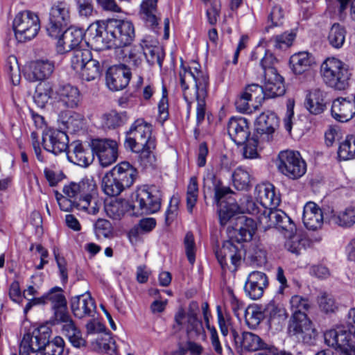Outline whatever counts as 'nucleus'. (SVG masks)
Returning a JSON list of instances; mask_svg holds the SVG:
<instances>
[{
  "label": "nucleus",
  "mask_w": 355,
  "mask_h": 355,
  "mask_svg": "<svg viewBox=\"0 0 355 355\" xmlns=\"http://www.w3.org/2000/svg\"><path fill=\"white\" fill-rule=\"evenodd\" d=\"M86 34L99 48H114L117 51L130 44L135 37V28L129 21L111 19L92 24Z\"/></svg>",
  "instance_id": "1"
},
{
  "label": "nucleus",
  "mask_w": 355,
  "mask_h": 355,
  "mask_svg": "<svg viewBox=\"0 0 355 355\" xmlns=\"http://www.w3.org/2000/svg\"><path fill=\"white\" fill-rule=\"evenodd\" d=\"M257 199L261 205L262 213L257 216V223L264 231L274 225H281L283 228L292 232L294 223L283 211L277 209L281 200L271 184H263L256 187Z\"/></svg>",
  "instance_id": "2"
},
{
  "label": "nucleus",
  "mask_w": 355,
  "mask_h": 355,
  "mask_svg": "<svg viewBox=\"0 0 355 355\" xmlns=\"http://www.w3.org/2000/svg\"><path fill=\"white\" fill-rule=\"evenodd\" d=\"M183 96L187 103L188 111L191 108V103L195 98L197 101L196 120L199 124L205 119L206 110V98L209 86V77L196 67L191 71L181 64L179 73Z\"/></svg>",
  "instance_id": "3"
},
{
  "label": "nucleus",
  "mask_w": 355,
  "mask_h": 355,
  "mask_svg": "<svg viewBox=\"0 0 355 355\" xmlns=\"http://www.w3.org/2000/svg\"><path fill=\"white\" fill-rule=\"evenodd\" d=\"M50 303L53 309V324H62L61 331L71 345L77 348L86 346V340L83 338L80 330L67 311V300L62 291L58 295H50Z\"/></svg>",
  "instance_id": "4"
},
{
  "label": "nucleus",
  "mask_w": 355,
  "mask_h": 355,
  "mask_svg": "<svg viewBox=\"0 0 355 355\" xmlns=\"http://www.w3.org/2000/svg\"><path fill=\"white\" fill-rule=\"evenodd\" d=\"M320 73L324 83L337 90L348 87L352 76L349 66L336 58H328L322 63Z\"/></svg>",
  "instance_id": "5"
},
{
  "label": "nucleus",
  "mask_w": 355,
  "mask_h": 355,
  "mask_svg": "<svg viewBox=\"0 0 355 355\" xmlns=\"http://www.w3.org/2000/svg\"><path fill=\"white\" fill-rule=\"evenodd\" d=\"M13 29L16 39L20 42H26L33 39L40 29L38 16L29 10L18 13L13 21Z\"/></svg>",
  "instance_id": "6"
},
{
  "label": "nucleus",
  "mask_w": 355,
  "mask_h": 355,
  "mask_svg": "<svg viewBox=\"0 0 355 355\" xmlns=\"http://www.w3.org/2000/svg\"><path fill=\"white\" fill-rule=\"evenodd\" d=\"M71 6L65 1L55 2L49 12V22L46 28L48 34L51 37L58 38L63 29L70 23Z\"/></svg>",
  "instance_id": "7"
},
{
  "label": "nucleus",
  "mask_w": 355,
  "mask_h": 355,
  "mask_svg": "<svg viewBox=\"0 0 355 355\" xmlns=\"http://www.w3.org/2000/svg\"><path fill=\"white\" fill-rule=\"evenodd\" d=\"M277 168L284 175L296 180L305 174L306 164L299 152L285 150L279 154Z\"/></svg>",
  "instance_id": "8"
},
{
  "label": "nucleus",
  "mask_w": 355,
  "mask_h": 355,
  "mask_svg": "<svg viewBox=\"0 0 355 355\" xmlns=\"http://www.w3.org/2000/svg\"><path fill=\"white\" fill-rule=\"evenodd\" d=\"M150 142H155L151 138V127L143 119H137L126 132L124 146L132 152H139Z\"/></svg>",
  "instance_id": "9"
},
{
  "label": "nucleus",
  "mask_w": 355,
  "mask_h": 355,
  "mask_svg": "<svg viewBox=\"0 0 355 355\" xmlns=\"http://www.w3.org/2000/svg\"><path fill=\"white\" fill-rule=\"evenodd\" d=\"M55 198L61 210L71 211L74 208L89 214L96 215L102 205L101 200L92 195H86L78 200H73L55 191Z\"/></svg>",
  "instance_id": "10"
},
{
  "label": "nucleus",
  "mask_w": 355,
  "mask_h": 355,
  "mask_svg": "<svg viewBox=\"0 0 355 355\" xmlns=\"http://www.w3.org/2000/svg\"><path fill=\"white\" fill-rule=\"evenodd\" d=\"M288 333L291 336H295L298 340L306 344H312L316 336V332L306 314L300 313H293L289 320Z\"/></svg>",
  "instance_id": "11"
},
{
  "label": "nucleus",
  "mask_w": 355,
  "mask_h": 355,
  "mask_svg": "<svg viewBox=\"0 0 355 355\" xmlns=\"http://www.w3.org/2000/svg\"><path fill=\"white\" fill-rule=\"evenodd\" d=\"M354 333L347 326L337 327L324 334L325 343L331 347L340 349L342 355H355V347L351 343Z\"/></svg>",
  "instance_id": "12"
},
{
  "label": "nucleus",
  "mask_w": 355,
  "mask_h": 355,
  "mask_svg": "<svg viewBox=\"0 0 355 355\" xmlns=\"http://www.w3.org/2000/svg\"><path fill=\"white\" fill-rule=\"evenodd\" d=\"M133 207L138 208L142 214H151L157 212L161 207L159 191L155 187L138 189Z\"/></svg>",
  "instance_id": "13"
},
{
  "label": "nucleus",
  "mask_w": 355,
  "mask_h": 355,
  "mask_svg": "<svg viewBox=\"0 0 355 355\" xmlns=\"http://www.w3.org/2000/svg\"><path fill=\"white\" fill-rule=\"evenodd\" d=\"M46 344V334L39 330L26 334L19 345V355H54Z\"/></svg>",
  "instance_id": "14"
},
{
  "label": "nucleus",
  "mask_w": 355,
  "mask_h": 355,
  "mask_svg": "<svg viewBox=\"0 0 355 355\" xmlns=\"http://www.w3.org/2000/svg\"><path fill=\"white\" fill-rule=\"evenodd\" d=\"M92 151L98 158L103 167H107L116 162L118 157V144L109 139H96L92 141Z\"/></svg>",
  "instance_id": "15"
},
{
  "label": "nucleus",
  "mask_w": 355,
  "mask_h": 355,
  "mask_svg": "<svg viewBox=\"0 0 355 355\" xmlns=\"http://www.w3.org/2000/svg\"><path fill=\"white\" fill-rule=\"evenodd\" d=\"M268 286L267 275L261 271L251 272L245 282L244 291L250 299L257 300L260 299Z\"/></svg>",
  "instance_id": "16"
},
{
  "label": "nucleus",
  "mask_w": 355,
  "mask_h": 355,
  "mask_svg": "<svg viewBox=\"0 0 355 355\" xmlns=\"http://www.w3.org/2000/svg\"><path fill=\"white\" fill-rule=\"evenodd\" d=\"M130 76V69L125 65H114L107 71L106 83L110 89L121 90L128 85Z\"/></svg>",
  "instance_id": "17"
},
{
  "label": "nucleus",
  "mask_w": 355,
  "mask_h": 355,
  "mask_svg": "<svg viewBox=\"0 0 355 355\" xmlns=\"http://www.w3.org/2000/svg\"><path fill=\"white\" fill-rule=\"evenodd\" d=\"M42 143L46 150L58 155L67 150L69 138L63 131L50 130L43 135Z\"/></svg>",
  "instance_id": "18"
},
{
  "label": "nucleus",
  "mask_w": 355,
  "mask_h": 355,
  "mask_svg": "<svg viewBox=\"0 0 355 355\" xmlns=\"http://www.w3.org/2000/svg\"><path fill=\"white\" fill-rule=\"evenodd\" d=\"M241 249L235 245L232 241H225L222 247L216 252V259L223 270L228 267L227 259H230L235 269L240 265L241 261Z\"/></svg>",
  "instance_id": "19"
},
{
  "label": "nucleus",
  "mask_w": 355,
  "mask_h": 355,
  "mask_svg": "<svg viewBox=\"0 0 355 355\" xmlns=\"http://www.w3.org/2000/svg\"><path fill=\"white\" fill-rule=\"evenodd\" d=\"M227 132L235 144H245L250 135L248 120L243 117H232L227 124Z\"/></svg>",
  "instance_id": "20"
},
{
  "label": "nucleus",
  "mask_w": 355,
  "mask_h": 355,
  "mask_svg": "<svg viewBox=\"0 0 355 355\" xmlns=\"http://www.w3.org/2000/svg\"><path fill=\"white\" fill-rule=\"evenodd\" d=\"M57 44V51L64 53L78 46L83 39V33L81 29L76 28H67L62 35L60 34Z\"/></svg>",
  "instance_id": "21"
},
{
  "label": "nucleus",
  "mask_w": 355,
  "mask_h": 355,
  "mask_svg": "<svg viewBox=\"0 0 355 355\" xmlns=\"http://www.w3.org/2000/svg\"><path fill=\"white\" fill-rule=\"evenodd\" d=\"M264 91L267 98L283 96L286 92L283 78L277 69H269L264 76Z\"/></svg>",
  "instance_id": "22"
},
{
  "label": "nucleus",
  "mask_w": 355,
  "mask_h": 355,
  "mask_svg": "<svg viewBox=\"0 0 355 355\" xmlns=\"http://www.w3.org/2000/svg\"><path fill=\"white\" fill-rule=\"evenodd\" d=\"M71 309L73 315L78 318L91 316L95 311L96 306L89 292L73 297L71 299Z\"/></svg>",
  "instance_id": "23"
},
{
  "label": "nucleus",
  "mask_w": 355,
  "mask_h": 355,
  "mask_svg": "<svg viewBox=\"0 0 355 355\" xmlns=\"http://www.w3.org/2000/svg\"><path fill=\"white\" fill-rule=\"evenodd\" d=\"M331 116L338 121L347 122L355 115V105L352 100L338 98L332 103Z\"/></svg>",
  "instance_id": "24"
},
{
  "label": "nucleus",
  "mask_w": 355,
  "mask_h": 355,
  "mask_svg": "<svg viewBox=\"0 0 355 355\" xmlns=\"http://www.w3.org/2000/svg\"><path fill=\"white\" fill-rule=\"evenodd\" d=\"M55 69V63L49 60H37L29 66L28 78L30 81L44 80L49 78Z\"/></svg>",
  "instance_id": "25"
},
{
  "label": "nucleus",
  "mask_w": 355,
  "mask_h": 355,
  "mask_svg": "<svg viewBox=\"0 0 355 355\" xmlns=\"http://www.w3.org/2000/svg\"><path fill=\"white\" fill-rule=\"evenodd\" d=\"M232 335L236 345L239 344L241 347L248 351H264L269 347L259 336L253 333L243 332L240 336L235 330L232 329Z\"/></svg>",
  "instance_id": "26"
},
{
  "label": "nucleus",
  "mask_w": 355,
  "mask_h": 355,
  "mask_svg": "<svg viewBox=\"0 0 355 355\" xmlns=\"http://www.w3.org/2000/svg\"><path fill=\"white\" fill-rule=\"evenodd\" d=\"M302 220L307 229L316 230L323 223L322 211L315 203L309 202L304 207Z\"/></svg>",
  "instance_id": "27"
},
{
  "label": "nucleus",
  "mask_w": 355,
  "mask_h": 355,
  "mask_svg": "<svg viewBox=\"0 0 355 355\" xmlns=\"http://www.w3.org/2000/svg\"><path fill=\"white\" fill-rule=\"evenodd\" d=\"M59 102L68 108H76L80 102V93L78 89L71 85L60 86L56 90Z\"/></svg>",
  "instance_id": "28"
},
{
  "label": "nucleus",
  "mask_w": 355,
  "mask_h": 355,
  "mask_svg": "<svg viewBox=\"0 0 355 355\" xmlns=\"http://www.w3.org/2000/svg\"><path fill=\"white\" fill-rule=\"evenodd\" d=\"M73 150L67 153L68 159L74 164L87 167L94 160L93 151L85 149L81 143L74 141L72 143Z\"/></svg>",
  "instance_id": "29"
},
{
  "label": "nucleus",
  "mask_w": 355,
  "mask_h": 355,
  "mask_svg": "<svg viewBox=\"0 0 355 355\" xmlns=\"http://www.w3.org/2000/svg\"><path fill=\"white\" fill-rule=\"evenodd\" d=\"M263 314L270 326L282 327L288 318L286 309L275 300H271L266 305Z\"/></svg>",
  "instance_id": "30"
},
{
  "label": "nucleus",
  "mask_w": 355,
  "mask_h": 355,
  "mask_svg": "<svg viewBox=\"0 0 355 355\" xmlns=\"http://www.w3.org/2000/svg\"><path fill=\"white\" fill-rule=\"evenodd\" d=\"M111 171L126 188H129L133 184L138 175L136 168L128 162H120Z\"/></svg>",
  "instance_id": "31"
},
{
  "label": "nucleus",
  "mask_w": 355,
  "mask_h": 355,
  "mask_svg": "<svg viewBox=\"0 0 355 355\" xmlns=\"http://www.w3.org/2000/svg\"><path fill=\"white\" fill-rule=\"evenodd\" d=\"M158 0H143L140 6V15L147 26L155 30L160 17L158 15L157 3Z\"/></svg>",
  "instance_id": "32"
},
{
  "label": "nucleus",
  "mask_w": 355,
  "mask_h": 355,
  "mask_svg": "<svg viewBox=\"0 0 355 355\" xmlns=\"http://www.w3.org/2000/svg\"><path fill=\"white\" fill-rule=\"evenodd\" d=\"M272 227H275L281 231L285 238L287 239L284 245L288 251L295 254H299L302 250L305 249L306 240L303 239L300 235L295 234L296 227L295 224L294 229L292 232L283 228L280 225H274Z\"/></svg>",
  "instance_id": "33"
},
{
  "label": "nucleus",
  "mask_w": 355,
  "mask_h": 355,
  "mask_svg": "<svg viewBox=\"0 0 355 355\" xmlns=\"http://www.w3.org/2000/svg\"><path fill=\"white\" fill-rule=\"evenodd\" d=\"M278 118L275 114L270 111L262 112L256 120V130L260 134L270 135L278 127Z\"/></svg>",
  "instance_id": "34"
},
{
  "label": "nucleus",
  "mask_w": 355,
  "mask_h": 355,
  "mask_svg": "<svg viewBox=\"0 0 355 355\" xmlns=\"http://www.w3.org/2000/svg\"><path fill=\"white\" fill-rule=\"evenodd\" d=\"M325 94L320 89H314L307 94L305 106L313 114H321L326 108Z\"/></svg>",
  "instance_id": "35"
},
{
  "label": "nucleus",
  "mask_w": 355,
  "mask_h": 355,
  "mask_svg": "<svg viewBox=\"0 0 355 355\" xmlns=\"http://www.w3.org/2000/svg\"><path fill=\"white\" fill-rule=\"evenodd\" d=\"M313 63V56L306 51L295 53L290 58V64L295 74H302L306 71Z\"/></svg>",
  "instance_id": "36"
},
{
  "label": "nucleus",
  "mask_w": 355,
  "mask_h": 355,
  "mask_svg": "<svg viewBox=\"0 0 355 355\" xmlns=\"http://www.w3.org/2000/svg\"><path fill=\"white\" fill-rule=\"evenodd\" d=\"M102 188L105 193L109 196H117L127 189L111 171L103 178Z\"/></svg>",
  "instance_id": "37"
},
{
  "label": "nucleus",
  "mask_w": 355,
  "mask_h": 355,
  "mask_svg": "<svg viewBox=\"0 0 355 355\" xmlns=\"http://www.w3.org/2000/svg\"><path fill=\"white\" fill-rule=\"evenodd\" d=\"M67 53L70 59L71 67L77 72L83 69L87 62L93 59L91 51L85 49H75Z\"/></svg>",
  "instance_id": "38"
},
{
  "label": "nucleus",
  "mask_w": 355,
  "mask_h": 355,
  "mask_svg": "<svg viewBox=\"0 0 355 355\" xmlns=\"http://www.w3.org/2000/svg\"><path fill=\"white\" fill-rule=\"evenodd\" d=\"M118 54H123V59L125 62L132 63L135 67L141 65L143 58L144 57V51L142 42L138 45H135L132 47H124L119 51H117Z\"/></svg>",
  "instance_id": "39"
},
{
  "label": "nucleus",
  "mask_w": 355,
  "mask_h": 355,
  "mask_svg": "<svg viewBox=\"0 0 355 355\" xmlns=\"http://www.w3.org/2000/svg\"><path fill=\"white\" fill-rule=\"evenodd\" d=\"M144 57L150 65L157 64L159 67L162 66L164 52L159 46L149 44L146 40H142Z\"/></svg>",
  "instance_id": "40"
},
{
  "label": "nucleus",
  "mask_w": 355,
  "mask_h": 355,
  "mask_svg": "<svg viewBox=\"0 0 355 355\" xmlns=\"http://www.w3.org/2000/svg\"><path fill=\"white\" fill-rule=\"evenodd\" d=\"M83 116L76 112H62L58 116V121L71 132H76L80 129L83 125Z\"/></svg>",
  "instance_id": "41"
},
{
  "label": "nucleus",
  "mask_w": 355,
  "mask_h": 355,
  "mask_svg": "<svg viewBox=\"0 0 355 355\" xmlns=\"http://www.w3.org/2000/svg\"><path fill=\"white\" fill-rule=\"evenodd\" d=\"M331 220L343 227H351L355 224V208L347 207L338 214H333Z\"/></svg>",
  "instance_id": "42"
},
{
  "label": "nucleus",
  "mask_w": 355,
  "mask_h": 355,
  "mask_svg": "<svg viewBox=\"0 0 355 355\" xmlns=\"http://www.w3.org/2000/svg\"><path fill=\"white\" fill-rule=\"evenodd\" d=\"M79 71L83 80L87 82L94 81L101 77V67L98 61L92 59L87 62Z\"/></svg>",
  "instance_id": "43"
},
{
  "label": "nucleus",
  "mask_w": 355,
  "mask_h": 355,
  "mask_svg": "<svg viewBox=\"0 0 355 355\" xmlns=\"http://www.w3.org/2000/svg\"><path fill=\"white\" fill-rule=\"evenodd\" d=\"M53 89L49 83H43L39 84L33 96V100L39 107L43 108L49 102Z\"/></svg>",
  "instance_id": "44"
},
{
  "label": "nucleus",
  "mask_w": 355,
  "mask_h": 355,
  "mask_svg": "<svg viewBox=\"0 0 355 355\" xmlns=\"http://www.w3.org/2000/svg\"><path fill=\"white\" fill-rule=\"evenodd\" d=\"M126 121L127 115L125 112H117L112 110L102 116L103 125L109 129H115L124 124Z\"/></svg>",
  "instance_id": "45"
},
{
  "label": "nucleus",
  "mask_w": 355,
  "mask_h": 355,
  "mask_svg": "<svg viewBox=\"0 0 355 355\" xmlns=\"http://www.w3.org/2000/svg\"><path fill=\"white\" fill-rule=\"evenodd\" d=\"M338 155L343 160L355 158V135H347L345 139L340 143Z\"/></svg>",
  "instance_id": "46"
},
{
  "label": "nucleus",
  "mask_w": 355,
  "mask_h": 355,
  "mask_svg": "<svg viewBox=\"0 0 355 355\" xmlns=\"http://www.w3.org/2000/svg\"><path fill=\"white\" fill-rule=\"evenodd\" d=\"M346 35L345 28L338 23H335L331 27L328 41L334 48L339 49L343 46Z\"/></svg>",
  "instance_id": "47"
},
{
  "label": "nucleus",
  "mask_w": 355,
  "mask_h": 355,
  "mask_svg": "<svg viewBox=\"0 0 355 355\" xmlns=\"http://www.w3.org/2000/svg\"><path fill=\"white\" fill-rule=\"evenodd\" d=\"M155 148V143L150 142L148 146H144L139 152L138 161L141 166L144 168L153 167L156 162V157L153 150Z\"/></svg>",
  "instance_id": "48"
},
{
  "label": "nucleus",
  "mask_w": 355,
  "mask_h": 355,
  "mask_svg": "<svg viewBox=\"0 0 355 355\" xmlns=\"http://www.w3.org/2000/svg\"><path fill=\"white\" fill-rule=\"evenodd\" d=\"M217 207L219 220L221 225H226L229 220L233 217L235 214L239 213V205L236 203L228 202L227 203L217 205Z\"/></svg>",
  "instance_id": "49"
},
{
  "label": "nucleus",
  "mask_w": 355,
  "mask_h": 355,
  "mask_svg": "<svg viewBox=\"0 0 355 355\" xmlns=\"http://www.w3.org/2000/svg\"><path fill=\"white\" fill-rule=\"evenodd\" d=\"M87 187H88V184L84 182L79 183L71 182L64 187L63 193L65 196L78 200L80 198H83L87 195L85 193Z\"/></svg>",
  "instance_id": "50"
},
{
  "label": "nucleus",
  "mask_w": 355,
  "mask_h": 355,
  "mask_svg": "<svg viewBox=\"0 0 355 355\" xmlns=\"http://www.w3.org/2000/svg\"><path fill=\"white\" fill-rule=\"evenodd\" d=\"M232 181L237 190H246L250 187V175L246 170L238 167L232 174Z\"/></svg>",
  "instance_id": "51"
},
{
  "label": "nucleus",
  "mask_w": 355,
  "mask_h": 355,
  "mask_svg": "<svg viewBox=\"0 0 355 355\" xmlns=\"http://www.w3.org/2000/svg\"><path fill=\"white\" fill-rule=\"evenodd\" d=\"M5 67L12 83L18 85L21 80V73L17 58L14 55L9 56Z\"/></svg>",
  "instance_id": "52"
},
{
  "label": "nucleus",
  "mask_w": 355,
  "mask_h": 355,
  "mask_svg": "<svg viewBox=\"0 0 355 355\" xmlns=\"http://www.w3.org/2000/svg\"><path fill=\"white\" fill-rule=\"evenodd\" d=\"M245 95H246L251 101H254L255 103L261 104L263 101L267 98L264 88L258 84H251L245 87Z\"/></svg>",
  "instance_id": "53"
},
{
  "label": "nucleus",
  "mask_w": 355,
  "mask_h": 355,
  "mask_svg": "<svg viewBox=\"0 0 355 355\" xmlns=\"http://www.w3.org/2000/svg\"><path fill=\"white\" fill-rule=\"evenodd\" d=\"M198 186L197 178L191 177L187 187V206L188 211L191 213L193 208L196 205L198 199Z\"/></svg>",
  "instance_id": "54"
},
{
  "label": "nucleus",
  "mask_w": 355,
  "mask_h": 355,
  "mask_svg": "<svg viewBox=\"0 0 355 355\" xmlns=\"http://www.w3.org/2000/svg\"><path fill=\"white\" fill-rule=\"evenodd\" d=\"M213 180L214 190V200L217 205L220 204L227 203L223 198L227 194L232 193L230 188L222 185L220 180H217L214 175H211Z\"/></svg>",
  "instance_id": "55"
},
{
  "label": "nucleus",
  "mask_w": 355,
  "mask_h": 355,
  "mask_svg": "<svg viewBox=\"0 0 355 355\" xmlns=\"http://www.w3.org/2000/svg\"><path fill=\"white\" fill-rule=\"evenodd\" d=\"M264 317L263 311L261 312L254 307H248L245 309V320L250 328H256Z\"/></svg>",
  "instance_id": "56"
},
{
  "label": "nucleus",
  "mask_w": 355,
  "mask_h": 355,
  "mask_svg": "<svg viewBox=\"0 0 355 355\" xmlns=\"http://www.w3.org/2000/svg\"><path fill=\"white\" fill-rule=\"evenodd\" d=\"M318 300L320 309L326 313H334L338 309L334 297L329 293H321Z\"/></svg>",
  "instance_id": "57"
},
{
  "label": "nucleus",
  "mask_w": 355,
  "mask_h": 355,
  "mask_svg": "<svg viewBox=\"0 0 355 355\" xmlns=\"http://www.w3.org/2000/svg\"><path fill=\"white\" fill-rule=\"evenodd\" d=\"M186 331L189 337L193 338L204 334L202 322L197 317H187Z\"/></svg>",
  "instance_id": "58"
},
{
  "label": "nucleus",
  "mask_w": 355,
  "mask_h": 355,
  "mask_svg": "<svg viewBox=\"0 0 355 355\" xmlns=\"http://www.w3.org/2000/svg\"><path fill=\"white\" fill-rule=\"evenodd\" d=\"M184 245L188 261L191 264H193L196 261V244L193 234L189 232L186 234L184 239Z\"/></svg>",
  "instance_id": "59"
},
{
  "label": "nucleus",
  "mask_w": 355,
  "mask_h": 355,
  "mask_svg": "<svg viewBox=\"0 0 355 355\" xmlns=\"http://www.w3.org/2000/svg\"><path fill=\"white\" fill-rule=\"evenodd\" d=\"M295 35L293 33H284L282 35H276L271 41L274 43V46L279 49H285L291 46L295 39Z\"/></svg>",
  "instance_id": "60"
},
{
  "label": "nucleus",
  "mask_w": 355,
  "mask_h": 355,
  "mask_svg": "<svg viewBox=\"0 0 355 355\" xmlns=\"http://www.w3.org/2000/svg\"><path fill=\"white\" fill-rule=\"evenodd\" d=\"M239 213H248L250 214L255 215L259 214L261 211V209L254 202V200L249 196H245L239 205Z\"/></svg>",
  "instance_id": "61"
},
{
  "label": "nucleus",
  "mask_w": 355,
  "mask_h": 355,
  "mask_svg": "<svg viewBox=\"0 0 355 355\" xmlns=\"http://www.w3.org/2000/svg\"><path fill=\"white\" fill-rule=\"evenodd\" d=\"M76 6L80 17L88 19L94 15L92 0H76Z\"/></svg>",
  "instance_id": "62"
},
{
  "label": "nucleus",
  "mask_w": 355,
  "mask_h": 355,
  "mask_svg": "<svg viewBox=\"0 0 355 355\" xmlns=\"http://www.w3.org/2000/svg\"><path fill=\"white\" fill-rule=\"evenodd\" d=\"M291 309L293 313H306L309 309L308 300L300 295H294L290 300Z\"/></svg>",
  "instance_id": "63"
},
{
  "label": "nucleus",
  "mask_w": 355,
  "mask_h": 355,
  "mask_svg": "<svg viewBox=\"0 0 355 355\" xmlns=\"http://www.w3.org/2000/svg\"><path fill=\"white\" fill-rule=\"evenodd\" d=\"M95 232L98 236H103L107 238L112 233V227L110 222L106 219L99 218L94 224Z\"/></svg>",
  "instance_id": "64"
}]
</instances>
